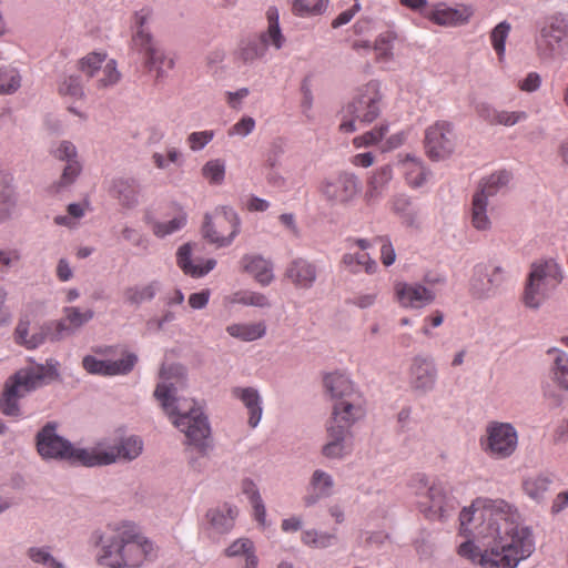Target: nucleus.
Segmentation results:
<instances>
[{
    "mask_svg": "<svg viewBox=\"0 0 568 568\" xmlns=\"http://www.w3.org/2000/svg\"><path fill=\"white\" fill-rule=\"evenodd\" d=\"M463 534L475 540L459 545L457 554L481 568H516L535 551L532 531L520 524L518 509L504 499L477 498L459 515Z\"/></svg>",
    "mask_w": 568,
    "mask_h": 568,
    "instance_id": "1",
    "label": "nucleus"
},
{
    "mask_svg": "<svg viewBox=\"0 0 568 568\" xmlns=\"http://www.w3.org/2000/svg\"><path fill=\"white\" fill-rule=\"evenodd\" d=\"M160 378L161 382L154 390V396L173 424L185 434L189 443L203 447L211 429L202 408L193 399L174 397L175 385L183 384L184 368L178 364H163Z\"/></svg>",
    "mask_w": 568,
    "mask_h": 568,
    "instance_id": "2",
    "label": "nucleus"
},
{
    "mask_svg": "<svg viewBox=\"0 0 568 568\" xmlns=\"http://www.w3.org/2000/svg\"><path fill=\"white\" fill-rule=\"evenodd\" d=\"M99 562L110 568H138L156 557V547L132 521L110 524L99 537Z\"/></svg>",
    "mask_w": 568,
    "mask_h": 568,
    "instance_id": "3",
    "label": "nucleus"
},
{
    "mask_svg": "<svg viewBox=\"0 0 568 568\" xmlns=\"http://www.w3.org/2000/svg\"><path fill=\"white\" fill-rule=\"evenodd\" d=\"M64 314V321L54 324V332L51 333V326H41L30 336L28 333L30 322L27 318H21L14 331L16 342L29 349H33L41 345L49 335L51 339L58 341L64 336L65 332L70 333L71 329L79 328L93 317V311L87 310L81 312L78 307H65Z\"/></svg>",
    "mask_w": 568,
    "mask_h": 568,
    "instance_id": "4",
    "label": "nucleus"
},
{
    "mask_svg": "<svg viewBox=\"0 0 568 568\" xmlns=\"http://www.w3.org/2000/svg\"><path fill=\"white\" fill-rule=\"evenodd\" d=\"M151 16L152 10L149 8H142L134 12L132 23L135 31L132 36V49L143 54L145 67L150 71H155L156 77H161L166 70L173 68L174 62L155 47L152 36L144 28Z\"/></svg>",
    "mask_w": 568,
    "mask_h": 568,
    "instance_id": "5",
    "label": "nucleus"
},
{
    "mask_svg": "<svg viewBox=\"0 0 568 568\" xmlns=\"http://www.w3.org/2000/svg\"><path fill=\"white\" fill-rule=\"evenodd\" d=\"M561 280V268L554 260L534 263L523 294L524 304L529 308H538Z\"/></svg>",
    "mask_w": 568,
    "mask_h": 568,
    "instance_id": "6",
    "label": "nucleus"
},
{
    "mask_svg": "<svg viewBox=\"0 0 568 568\" xmlns=\"http://www.w3.org/2000/svg\"><path fill=\"white\" fill-rule=\"evenodd\" d=\"M381 100L382 95L378 82L371 81L365 84L353 102L344 109V118L351 116V119H344L339 124V130L351 133L356 130L355 122L365 124L372 123L381 113Z\"/></svg>",
    "mask_w": 568,
    "mask_h": 568,
    "instance_id": "7",
    "label": "nucleus"
},
{
    "mask_svg": "<svg viewBox=\"0 0 568 568\" xmlns=\"http://www.w3.org/2000/svg\"><path fill=\"white\" fill-rule=\"evenodd\" d=\"M241 220L237 213L227 206L216 207L205 214L202 225L203 237L216 247L231 245L240 233Z\"/></svg>",
    "mask_w": 568,
    "mask_h": 568,
    "instance_id": "8",
    "label": "nucleus"
},
{
    "mask_svg": "<svg viewBox=\"0 0 568 568\" xmlns=\"http://www.w3.org/2000/svg\"><path fill=\"white\" fill-rule=\"evenodd\" d=\"M481 450L493 459L509 458L518 447V433L510 423L490 422L479 440Z\"/></svg>",
    "mask_w": 568,
    "mask_h": 568,
    "instance_id": "9",
    "label": "nucleus"
},
{
    "mask_svg": "<svg viewBox=\"0 0 568 568\" xmlns=\"http://www.w3.org/2000/svg\"><path fill=\"white\" fill-rule=\"evenodd\" d=\"M143 449L142 440L136 436L121 439L113 446L97 445L90 452H81L88 467L110 465L118 460L135 459Z\"/></svg>",
    "mask_w": 568,
    "mask_h": 568,
    "instance_id": "10",
    "label": "nucleus"
},
{
    "mask_svg": "<svg viewBox=\"0 0 568 568\" xmlns=\"http://www.w3.org/2000/svg\"><path fill=\"white\" fill-rule=\"evenodd\" d=\"M37 447L39 454L44 458H60L83 466H87V458L82 457L81 452H90V449L74 448L55 434V428L51 424L44 426L38 434Z\"/></svg>",
    "mask_w": 568,
    "mask_h": 568,
    "instance_id": "11",
    "label": "nucleus"
},
{
    "mask_svg": "<svg viewBox=\"0 0 568 568\" xmlns=\"http://www.w3.org/2000/svg\"><path fill=\"white\" fill-rule=\"evenodd\" d=\"M359 190V180L351 172H339L325 178L318 186L321 195L332 205H344L352 202L358 195Z\"/></svg>",
    "mask_w": 568,
    "mask_h": 568,
    "instance_id": "12",
    "label": "nucleus"
},
{
    "mask_svg": "<svg viewBox=\"0 0 568 568\" xmlns=\"http://www.w3.org/2000/svg\"><path fill=\"white\" fill-rule=\"evenodd\" d=\"M412 486L417 495L426 494L429 499L426 516L429 518L444 519L449 511L455 509L454 500L447 496L445 486L439 481L428 485L425 475L418 474L412 480Z\"/></svg>",
    "mask_w": 568,
    "mask_h": 568,
    "instance_id": "13",
    "label": "nucleus"
},
{
    "mask_svg": "<svg viewBox=\"0 0 568 568\" xmlns=\"http://www.w3.org/2000/svg\"><path fill=\"white\" fill-rule=\"evenodd\" d=\"M456 135L453 125L446 121H437L425 132V149L433 160L448 158L455 149Z\"/></svg>",
    "mask_w": 568,
    "mask_h": 568,
    "instance_id": "14",
    "label": "nucleus"
},
{
    "mask_svg": "<svg viewBox=\"0 0 568 568\" xmlns=\"http://www.w3.org/2000/svg\"><path fill=\"white\" fill-rule=\"evenodd\" d=\"M396 302L404 308H423L432 304L436 294L420 283L396 282L394 284Z\"/></svg>",
    "mask_w": 568,
    "mask_h": 568,
    "instance_id": "15",
    "label": "nucleus"
},
{
    "mask_svg": "<svg viewBox=\"0 0 568 568\" xmlns=\"http://www.w3.org/2000/svg\"><path fill=\"white\" fill-rule=\"evenodd\" d=\"M364 416L361 395L335 402L333 414L328 425L348 433L352 425Z\"/></svg>",
    "mask_w": 568,
    "mask_h": 568,
    "instance_id": "16",
    "label": "nucleus"
},
{
    "mask_svg": "<svg viewBox=\"0 0 568 568\" xmlns=\"http://www.w3.org/2000/svg\"><path fill=\"white\" fill-rule=\"evenodd\" d=\"M138 358L134 354H126L119 361H100L93 356H85L82 361L83 368L90 374L103 376L122 375L132 371Z\"/></svg>",
    "mask_w": 568,
    "mask_h": 568,
    "instance_id": "17",
    "label": "nucleus"
},
{
    "mask_svg": "<svg viewBox=\"0 0 568 568\" xmlns=\"http://www.w3.org/2000/svg\"><path fill=\"white\" fill-rule=\"evenodd\" d=\"M55 374L57 372L53 366L37 365L18 371L7 383L14 386L17 390L23 392L24 396L28 392L40 386L45 377H51Z\"/></svg>",
    "mask_w": 568,
    "mask_h": 568,
    "instance_id": "18",
    "label": "nucleus"
},
{
    "mask_svg": "<svg viewBox=\"0 0 568 568\" xmlns=\"http://www.w3.org/2000/svg\"><path fill=\"white\" fill-rule=\"evenodd\" d=\"M568 44V29L562 22H552L541 30L538 49L545 57Z\"/></svg>",
    "mask_w": 568,
    "mask_h": 568,
    "instance_id": "19",
    "label": "nucleus"
},
{
    "mask_svg": "<svg viewBox=\"0 0 568 568\" xmlns=\"http://www.w3.org/2000/svg\"><path fill=\"white\" fill-rule=\"evenodd\" d=\"M435 379V366L424 357H415L413 359L409 374V383L412 387L418 390L426 392L433 388Z\"/></svg>",
    "mask_w": 568,
    "mask_h": 568,
    "instance_id": "20",
    "label": "nucleus"
},
{
    "mask_svg": "<svg viewBox=\"0 0 568 568\" xmlns=\"http://www.w3.org/2000/svg\"><path fill=\"white\" fill-rule=\"evenodd\" d=\"M191 245L184 244L176 253V263L184 274L192 277H202L215 267L216 261L214 258H207L205 261L199 260L194 262L191 257Z\"/></svg>",
    "mask_w": 568,
    "mask_h": 568,
    "instance_id": "21",
    "label": "nucleus"
},
{
    "mask_svg": "<svg viewBox=\"0 0 568 568\" xmlns=\"http://www.w3.org/2000/svg\"><path fill=\"white\" fill-rule=\"evenodd\" d=\"M471 16L473 10L467 6L438 7L429 14V19L438 26L457 27L467 23Z\"/></svg>",
    "mask_w": 568,
    "mask_h": 568,
    "instance_id": "22",
    "label": "nucleus"
},
{
    "mask_svg": "<svg viewBox=\"0 0 568 568\" xmlns=\"http://www.w3.org/2000/svg\"><path fill=\"white\" fill-rule=\"evenodd\" d=\"M285 276L300 288H310L316 280V267L304 258H296L290 263Z\"/></svg>",
    "mask_w": 568,
    "mask_h": 568,
    "instance_id": "23",
    "label": "nucleus"
},
{
    "mask_svg": "<svg viewBox=\"0 0 568 568\" xmlns=\"http://www.w3.org/2000/svg\"><path fill=\"white\" fill-rule=\"evenodd\" d=\"M232 395L240 399L248 413V425L255 428L262 418V398L253 387H235Z\"/></svg>",
    "mask_w": 568,
    "mask_h": 568,
    "instance_id": "24",
    "label": "nucleus"
},
{
    "mask_svg": "<svg viewBox=\"0 0 568 568\" xmlns=\"http://www.w3.org/2000/svg\"><path fill=\"white\" fill-rule=\"evenodd\" d=\"M354 243L358 246L361 252L358 253H347L343 256L344 265L352 273H359L365 271L368 274L375 273L377 268V263L375 260L371 258V256L364 251L371 246V243L367 240L361 239L354 241Z\"/></svg>",
    "mask_w": 568,
    "mask_h": 568,
    "instance_id": "25",
    "label": "nucleus"
},
{
    "mask_svg": "<svg viewBox=\"0 0 568 568\" xmlns=\"http://www.w3.org/2000/svg\"><path fill=\"white\" fill-rule=\"evenodd\" d=\"M244 272L251 274L261 285H268L273 278L272 264L260 255H244L240 261Z\"/></svg>",
    "mask_w": 568,
    "mask_h": 568,
    "instance_id": "26",
    "label": "nucleus"
},
{
    "mask_svg": "<svg viewBox=\"0 0 568 568\" xmlns=\"http://www.w3.org/2000/svg\"><path fill=\"white\" fill-rule=\"evenodd\" d=\"M392 178L393 170L390 165H383L373 172L372 176L367 181V187L364 195L367 204L374 203L382 196Z\"/></svg>",
    "mask_w": 568,
    "mask_h": 568,
    "instance_id": "27",
    "label": "nucleus"
},
{
    "mask_svg": "<svg viewBox=\"0 0 568 568\" xmlns=\"http://www.w3.org/2000/svg\"><path fill=\"white\" fill-rule=\"evenodd\" d=\"M267 29L258 39L265 43V49L268 45L274 47L276 50L283 48L286 39L280 28V13L276 7H270L266 11Z\"/></svg>",
    "mask_w": 568,
    "mask_h": 568,
    "instance_id": "28",
    "label": "nucleus"
},
{
    "mask_svg": "<svg viewBox=\"0 0 568 568\" xmlns=\"http://www.w3.org/2000/svg\"><path fill=\"white\" fill-rule=\"evenodd\" d=\"M140 186L133 179H118L113 181L111 194L124 207H133L139 202Z\"/></svg>",
    "mask_w": 568,
    "mask_h": 568,
    "instance_id": "29",
    "label": "nucleus"
},
{
    "mask_svg": "<svg viewBox=\"0 0 568 568\" xmlns=\"http://www.w3.org/2000/svg\"><path fill=\"white\" fill-rule=\"evenodd\" d=\"M324 386L335 402L359 395L355 392L349 378L341 373H332L324 377Z\"/></svg>",
    "mask_w": 568,
    "mask_h": 568,
    "instance_id": "30",
    "label": "nucleus"
},
{
    "mask_svg": "<svg viewBox=\"0 0 568 568\" xmlns=\"http://www.w3.org/2000/svg\"><path fill=\"white\" fill-rule=\"evenodd\" d=\"M311 487L313 494L307 495L304 498L305 505L311 506L322 497H327L332 494L334 487V480L332 476L321 469L313 473L311 478Z\"/></svg>",
    "mask_w": 568,
    "mask_h": 568,
    "instance_id": "31",
    "label": "nucleus"
},
{
    "mask_svg": "<svg viewBox=\"0 0 568 568\" xmlns=\"http://www.w3.org/2000/svg\"><path fill=\"white\" fill-rule=\"evenodd\" d=\"M551 484L552 479L547 475H532L524 479L523 489L529 498L539 501L549 493Z\"/></svg>",
    "mask_w": 568,
    "mask_h": 568,
    "instance_id": "32",
    "label": "nucleus"
},
{
    "mask_svg": "<svg viewBox=\"0 0 568 568\" xmlns=\"http://www.w3.org/2000/svg\"><path fill=\"white\" fill-rule=\"evenodd\" d=\"M488 200L481 193H474L470 207V223L478 231L490 229L491 222L487 214Z\"/></svg>",
    "mask_w": 568,
    "mask_h": 568,
    "instance_id": "33",
    "label": "nucleus"
},
{
    "mask_svg": "<svg viewBox=\"0 0 568 568\" xmlns=\"http://www.w3.org/2000/svg\"><path fill=\"white\" fill-rule=\"evenodd\" d=\"M511 180V174L506 171H497L489 176L483 179L479 183L478 190L475 193H481V196L487 200L495 196L503 187H505Z\"/></svg>",
    "mask_w": 568,
    "mask_h": 568,
    "instance_id": "34",
    "label": "nucleus"
},
{
    "mask_svg": "<svg viewBox=\"0 0 568 568\" xmlns=\"http://www.w3.org/2000/svg\"><path fill=\"white\" fill-rule=\"evenodd\" d=\"M266 53L265 43L258 38L242 40L235 51V58L243 63H251Z\"/></svg>",
    "mask_w": 568,
    "mask_h": 568,
    "instance_id": "35",
    "label": "nucleus"
},
{
    "mask_svg": "<svg viewBox=\"0 0 568 568\" xmlns=\"http://www.w3.org/2000/svg\"><path fill=\"white\" fill-rule=\"evenodd\" d=\"M392 210L398 215L402 223L406 226H416L418 224V211L412 205L408 196L404 194L396 195L390 202Z\"/></svg>",
    "mask_w": 568,
    "mask_h": 568,
    "instance_id": "36",
    "label": "nucleus"
},
{
    "mask_svg": "<svg viewBox=\"0 0 568 568\" xmlns=\"http://www.w3.org/2000/svg\"><path fill=\"white\" fill-rule=\"evenodd\" d=\"M328 443L323 447V455L328 458H338L346 453L344 444L347 432L336 428L334 425L327 427Z\"/></svg>",
    "mask_w": 568,
    "mask_h": 568,
    "instance_id": "37",
    "label": "nucleus"
},
{
    "mask_svg": "<svg viewBox=\"0 0 568 568\" xmlns=\"http://www.w3.org/2000/svg\"><path fill=\"white\" fill-rule=\"evenodd\" d=\"M227 333L245 342L258 339L265 335V325L263 323L232 324L226 327Z\"/></svg>",
    "mask_w": 568,
    "mask_h": 568,
    "instance_id": "38",
    "label": "nucleus"
},
{
    "mask_svg": "<svg viewBox=\"0 0 568 568\" xmlns=\"http://www.w3.org/2000/svg\"><path fill=\"white\" fill-rule=\"evenodd\" d=\"M236 507H231L229 505H223L217 509L210 510L207 517L211 524L220 531L224 532L230 530L234 520L237 516Z\"/></svg>",
    "mask_w": 568,
    "mask_h": 568,
    "instance_id": "39",
    "label": "nucleus"
},
{
    "mask_svg": "<svg viewBox=\"0 0 568 568\" xmlns=\"http://www.w3.org/2000/svg\"><path fill=\"white\" fill-rule=\"evenodd\" d=\"M407 183L413 187L420 186L426 179V171L418 159L406 156L400 163Z\"/></svg>",
    "mask_w": 568,
    "mask_h": 568,
    "instance_id": "40",
    "label": "nucleus"
},
{
    "mask_svg": "<svg viewBox=\"0 0 568 568\" xmlns=\"http://www.w3.org/2000/svg\"><path fill=\"white\" fill-rule=\"evenodd\" d=\"M23 397V392L17 390L14 386L6 383L4 390L0 397V410L2 414L11 417L20 415L19 399Z\"/></svg>",
    "mask_w": 568,
    "mask_h": 568,
    "instance_id": "41",
    "label": "nucleus"
},
{
    "mask_svg": "<svg viewBox=\"0 0 568 568\" xmlns=\"http://www.w3.org/2000/svg\"><path fill=\"white\" fill-rule=\"evenodd\" d=\"M21 74L11 65H0V95L16 93L21 87Z\"/></svg>",
    "mask_w": 568,
    "mask_h": 568,
    "instance_id": "42",
    "label": "nucleus"
},
{
    "mask_svg": "<svg viewBox=\"0 0 568 568\" xmlns=\"http://www.w3.org/2000/svg\"><path fill=\"white\" fill-rule=\"evenodd\" d=\"M329 0H292V12L297 17H313L323 14Z\"/></svg>",
    "mask_w": 568,
    "mask_h": 568,
    "instance_id": "43",
    "label": "nucleus"
},
{
    "mask_svg": "<svg viewBox=\"0 0 568 568\" xmlns=\"http://www.w3.org/2000/svg\"><path fill=\"white\" fill-rule=\"evenodd\" d=\"M92 79H94V84L98 89H106L115 85L121 79L116 61L113 59L105 61L103 68H101Z\"/></svg>",
    "mask_w": 568,
    "mask_h": 568,
    "instance_id": "44",
    "label": "nucleus"
},
{
    "mask_svg": "<svg viewBox=\"0 0 568 568\" xmlns=\"http://www.w3.org/2000/svg\"><path fill=\"white\" fill-rule=\"evenodd\" d=\"M159 290L158 282H151L144 285H135L125 288L123 295L125 302L130 304H140L152 300Z\"/></svg>",
    "mask_w": 568,
    "mask_h": 568,
    "instance_id": "45",
    "label": "nucleus"
},
{
    "mask_svg": "<svg viewBox=\"0 0 568 568\" xmlns=\"http://www.w3.org/2000/svg\"><path fill=\"white\" fill-rule=\"evenodd\" d=\"M548 354H552L554 366L551 368L554 379L564 389H568V355L560 349L550 348Z\"/></svg>",
    "mask_w": 568,
    "mask_h": 568,
    "instance_id": "46",
    "label": "nucleus"
},
{
    "mask_svg": "<svg viewBox=\"0 0 568 568\" xmlns=\"http://www.w3.org/2000/svg\"><path fill=\"white\" fill-rule=\"evenodd\" d=\"M186 224V213L178 209L173 217L168 222H155L152 226L154 235L164 237L173 234L184 227Z\"/></svg>",
    "mask_w": 568,
    "mask_h": 568,
    "instance_id": "47",
    "label": "nucleus"
},
{
    "mask_svg": "<svg viewBox=\"0 0 568 568\" xmlns=\"http://www.w3.org/2000/svg\"><path fill=\"white\" fill-rule=\"evenodd\" d=\"M110 58L105 52H90L78 62L79 70L88 78H93Z\"/></svg>",
    "mask_w": 568,
    "mask_h": 568,
    "instance_id": "48",
    "label": "nucleus"
},
{
    "mask_svg": "<svg viewBox=\"0 0 568 568\" xmlns=\"http://www.w3.org/2000/svg\"><path fill=\"white\" fill-rule=\"evenodd\" d=\"M394 40L395 36L389 31L381 33L376 38L373 49L375 50L377 62H387L393 59Z\"/></svg>",
    "mask_w": 568,
    "mask_h": 568,
    "instance_id": "49",
    "label": "nucleus"
},
{
    "mask_svg": "<svg viewBox=\"0 0 568 568\" xmlns=\"http://www.w3.org/2000/svg\"><path fill=\"white\" fill-rule=\"evenodd\" d=\"M388 132V125L382 123L371 131L365 132L362 135L354 138L353 144L355 148H367L379 143Z\"/></svg>",
    "mask_w": 568,
    "mask_h": 568,
    "instance_id": "50",
    "label": "nucleus"
},
{
    "mask_svg": "<svg viewBox=\"0 0 568 568\" xmlns=\"http://www.w3.org/2000/svg\"><path fill=\"white\" fill-rule=\"evenodd\" d=\"M335 538L334 534L317 532L316 530H306L302 535L303 542L314 548L329 547Z\"/></svg>",
    "mask_w": 568,
    "mask_h": 568,
    "instance_id": "51",
    "label": "nucleus"
},
{
    "mask_svg": "<svg viewBox=\"0 0 568 568\" xmlns=\"http://www.w3.org/2000/svg\"><path fill=\"white\" fill-rule=\"evenodd\" d=\"M233 302L256 307L270 306V302L266 295L252 291L237 292L236 294H234Z\"/></svg>",
    "mask_w": 568,
    "mask_h": 568,
    "instance_id": "52",
    "label": "nucleus"
},
{
    "mask_svg": "<svg viewBox=\"0 0 568 568\" xmlns=\"http://www.w3.org/2000/svg\"><path fill=\"white\" fill-rule=\"evenodd\" d=\"M203 176L211 184H221L225 176V165L221 160H211L202 169Z\"/></svg>",
    "mask_w": 568,
    "mask_h": 568,
    "instance_id": "53",
    "label": "nucleus"
},
{
    "mask_svg": "<svg viewBox=\"0 0 568 568\" xmlns=\"http://www.w3.org/2000/svg\"><path fill=\"white\" fill-rule=\"evenodd\" d=\"M510 31V24L506 21L500 22L497 24L490 34V41L494 50L498 54L499 59L503 58L505 52V41L508 37V33Z\"/></svg>",
    "mask_w": 568,
    "mask_h": 568,
    "instance_id": "54",
    "label": "nucleus"
},
{
    "mask_svg": "<svg viewBox=\"0 0 568 568\" xmlns=\"http://www.w3.org/2000/svg\"><path fill=\"white\" fill-rule=\"evenodd\" d=\"M59 93L63 97L80 99L83 97V88L79 77L70 75L59 85Z\"/></svg>",
    "mask_w": 568,
    "mask_h": 568,
    "instance_id": "55",
    "label": "nucleus"
},
{
    "mask_svg": "<svg viewBox=\"0 0 568 568\" xmlns=\"http://www.w3.org/2000/svg\"><path fill=\"white\" fill-rule=\"evenodd\" d=\"M225 554L227 557L244 556L245 560L250 555H255L254 545L247 538L235 540L230 547L226 548Z\"/></svg>",
    "mask_w": 568,
    "mask_h": 568,
    "instance_id": "56",
    "label": "nucleus"
},
{
    "mask_svg": "<svg viewBox=\"0 0 568 568\" xmlns=\"http://www.w3.org/2000/svg\"><path fill=\"white\" fill-rule=\"evenodd\" d=\"M29 557L38 564H42L48 568H62V564L57 561L50 552L44 548H31Z\"/></svg>",
    "mask_w": 568,
    "mask_h": 568,
    "instance_id": "57",
    "label": "nucleus"
},
{
    "mask_svg": "<svg viewBox=\"0 0 568 568\" xmlns=\"http://www.w3.org/2000/svg\"><path fill=\"white\" fill-rule=\"evenodd\" d=\"M526 119L527 113L524 111L499 110L496 125L511 126Z\"/></svg>",
    "mask_w": 568,
    "mask_h": 568,
    "instance_id": "58",
    "label": "nucleus"
},
{
    "mask_svg": "<svg viewBox=\"0 0 568 568\" xmlns=\"http://www.w3.org/2000/svg\"><path fill=\"white\" fill-rule=\"evenodd\" d=\"M213 136V131L193 132L187 136V144L192 151H199L211 142Z\"/></svg>",
    "mask_w": 568,
    "mask_h": 568,
    "instance_id": "59",
    "label": "nucleus"
},
{
    "mask_svg": "<svg viewBox=\"0 0 568 568\" xmlns=\"http://www.w3.org/2000/svg\"><path fill=\"white\" fill-rule=\"evenodd\" d=\"M255 128V120L251 116H244L237 121L229 131L230 135H248Z\"/></svg>",
    "mask_w": 568,
    "mask_h": 568,
    "instance_id": "60",
    "label": "nucleus"
},
{
    "mask_svg": "<svg viewBox=\"0 0 568 568\" xmlns=\"http://www.w3.org/2000/svg\"><path fill=\"white\" fill-rule=\"evenodd\" d=\"M376 242L381 243V260L385 266H390L396 258L395 250L390 241L386 237H376Z\"/></svg>",
    "mask_w": 568,
    "mask_h": 568,
    "instance_id": "61",
    "label": "nucleus"
},
{
    "mask_svg": "<svg viewBox=\"0 0 568 568\" xmlns=\"http://www.w3.org/2000/svg\"><path fill=\"white\" fill-rule=\"evenodd\" d=\"M80 171H81V166L77 160L69 161L63 170L60 185L67 186V185L71 184L75 180V178L78 176Z\"/></svg>",
    "mask_w": 568,
    "mask_h": 568,
    "instance_id": "62",
    "label": "nucleus"
},
{
    "mask_svg": "<svg viewBox=\"0 0 568 568\" xmlns=\"http://www.w3.org/2000/svg\"><path fill=\"white\" fill-rule=\"evenodd\" d=\"M488 275V286L483 287L480 292L483 294H489L494 288L498 287L504 281V271L499 266L491 268Z\"/></svg>",
    "mask_w": 568,
    "mask_h": 568,
    "instance_id": "63",
    "label": "nucleus"
},
{
    "mask_svg": "<svg viewBox=\"0 0 568 568\" xmlns=\"http://www.w3.org/2000/svg\"><path fill=\"white\" fill-rule=\"evenodd\" d=\"M54 156L59 160H62V161H75V156H77V150H75V146L69 142V141H63L60 143V145L58 146V149L54 151Z\"/></svg>",
    "mask_w": 568,
    "mask_h": 568,
    "instance_id": "64",
    "label": "nucleus"
}]
</instances>
